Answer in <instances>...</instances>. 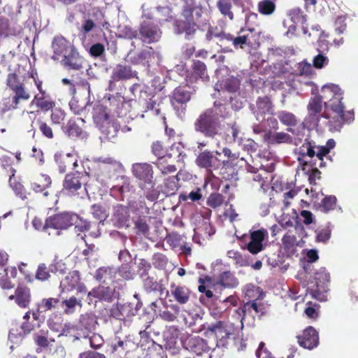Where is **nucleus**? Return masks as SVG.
Here are the masks:
<instances>
[{"mask_svg": "<svg viewBox=\"0 0 358 358\" xmlns=\"http://www.w3.org/2000/svg\"><path fill=\"white\" fill-rule=\"evenodd\" d=\"M99 128L109 140L115 138L118 131V125L117 123L111 122L109 120L107 121V123H104V125L100 126Z\"/></svg>", "mask_w": 358, "mask_h": 358, "instance_id": "obj_48", "label": "nucleus"}, {"mask_svg": "<svg viewBox=\"0 0 358 358\" xmlns=\"http://www.w3.org/2000/svg\"><path fill=\"white\" fill-rule=\"evenodd\" d=\"M275 8V4L271 0H262L258 3V10L263 15L272 14Z\"/></svg>", "mask_w": 358, "mask_h": 358, "instance_id": "obj_54", "label": "nucleus"}, {"mask_svg": "<svg viewBox=\"0 0 358 358\" xmlns=\"http://www.w3.org/2000/svg\"><path fill=\"white\" fill-rule=\"evenodd\" d=\"M130 208L127 206L117 204L113 207L111 222L114 227L128 229L131 227Z\"/></svg>", "mask_w": 358, "mask_h": 358, "instance_id": "obj_15", "label": "nucleus"}, {"mask_svg": "<svg viewBox=\"0 0 358 358\" xmlns=\"http://www.w3.org/2000/svg\"><path fill=\"white\" fill-rule=\"evenodd\" d=\"M217 120L226 119L230 116V113L227 106L219 101H215L213 106L206 109Z\"/></svg>", "mask_w": 358, "mask_h": 358, "instance_id": "obj_35", "label": "nucleus"}, {"mask_svg": "<svg viewBox=\"0 0 358 358\" xmlns=\"http://www.w3.org/2000/svg\"><path fill=\"white\" fill-rule=\"evenodd\" d=\"M336 197L333 195L325 196L321 202V207L324 213L334 209L336 204Z\"/></svg>", "mask_w": 358, "mask_h": 358, "instance_id": "obj_60", "label": "nucleus"}, {"mask_svg": "<svg viewBox=\"0 0 358 358\" xmlns=\"http://www.w3.org/2000/svg\"><path fill=\"white\" fill-rule=\"evenodd\" d=\"M17 106V105L15 104V102L10 96L4 97L0 101V116L2 117L6 112L16 108Z\"/></svg>", "mask_w": 358, "mask_h": 358, "instance_id": "obj_55", "label": "nucleus"}, {"mask_svg": "<svg viewBox=\"0 0 358 358\" xmlns=\"http://www.w3.org/2000/svg\"><path fill=\"white\" fill-rule=\"evenodd\" d=\"M297 338L299 345L304 348L312 350L319 344L318 333L311 326L307 327L303 334Z\"/></svg>", "mask_w": 358, "mask_h": 358, "instance_id": "obj_23", "label": "nucleus"}, {"mask_svg": "<svg viewBox=\"0 0 358 358\" xmlns=\"http://www.w3.org/2000/svg\"><path fill=\"white\" fill-rule=\"evenodd\" d=\"M129 62L134 65H142L149 68L151 64H159L161 60V55L151 47H146L136 52L134 56L131 53L128 55Z\"/></svg>", "mask_w": 358, "mask_h": 358, "instance_id": "obj_11", "label": "nucleus"}, {"mask_svg": "<svg viewBox=\"0 0 358 358\" xmlns=\"http://www.w3.org/2000/svg\"><path fill=\"white\" fill-rule=\"evenodd\" d=\"M250 108L259 122L265 120L266 115H271L273 112V106L269 97L259 96L256 101V103H251Z\"/></svg>", "mask_w": 358, "mask_h": 358, "instance_id": "obj_16", "label": "nucleus"}, {"mask_svg": "<svg viewBox=\"0 0 358 358\" xmlns=\"http://www.w3.org/2000/svg\"><path fill=\"white\" fill-rule=\"evenodd\" d=\"M90 213L93 217L99 221V224H103L104 221L108 216V212L106 208L99 203H95L91 206Z\"/></svg>", "mask_w": 358, "mask_h": 358, "instance_id": "obj_41", "label": "nucleus"}, {"mask_svg": "<svg viewBox=\"0 0 358 358\" xmlns=\"http://www.w3.org/2000/svg\"><path fill=\"white\" fill-rule=\"evenodd\" d=\"M128 347V340L121 339L119 337H115L112 341L111 348L112 352H122L127 350Z\"/></svg>", "mask_w": 358, "mask_h": 358, "instance_id": "obj_59", "label": "nucleus"}, {"mask_svg": "<svg viewBox=\"0 0 358 358\" xmlns=\"http://www.w3.org/2000/svg\"><path fill=\"white\" fill-rule=\"evenodd\" d=\"M318 52L313 59V66L316 69H322L327 66L329 63V59L320 49H317Z\"/></svg>", "mask_w": 358, "mask_h": 358, "instance_id": "obj_57", "label": "nucleus"}, {"mask_svg": "<svg viewBox=\"0 0 358 358\" xmlns=\"http://www.w3.org/2000/svg\"><path fill=\"white\" fill-rule=\"evenodd\" d=\"M322 92L326 95H330L332 97L324 102L326 109H330L334 113L331 116L329 113L325 112L324 115L321 114L322 109V98L320 96H315L312 98L308 105V115L306 117V122L309 126L316 127L318 126L321 117L328 119V123L331 130L340 131L343 124L350 123L354 120V113L352 110L345 111V106L341 102L343 99V91L336 85L328 84L322 88Z\"/></svg>", "mask_w": 358, "mask_h": 358, "instance_id": "obj_1", "label": "nucleus"}, {"mask_svg": "<svg viewBox=\"0 0 358 358\" xmlns=\"http://www.w3.org/2000/svg\"><path fill=\"white\" fill-rule=\"evenodd\" d=\"M209 330L214 332L217 338L220 341L229 338L235 334V329L233 324L225 323L221 321L211 326Z\"/></svg>", "mask_w": 358, "mask_h": 358, "instance_id": "obj_27", "label": "nucleus"}, {"mask_svg": "<svg viewBox=\"0 0 358 358\" xmlns=\"http://www.w3.org/2000/svg\"><path fill=\"white\" fill-rule=\"evenodd\" d=\"M329 273L327 272L325 268H320L315 273V279L317 288L310 291L313 298L320 301L323 300V293L326 292V283L329 281Z\"/></svg>", "mask_w": 358, "mask_h": 358, "instance_id": "obj_21", "label": "nucleus"}, {"mask_svg": "<svg viewBox=\"0 0 358 358\" xmlns=\"http://www.w3.org/2000/svg\"><path fill=\"white\" fill-rule=\"evenodd\" d=\"M171 292L175 300L180 304H185L189 299L190 291L185 286L172 285Z\"/></svg>", "mask_w": 358, "mask_h": 358, "instance_id": "obj_34", "label": "nucleus"}, {"mask_svg": "<svg viewBox=\"0 0 358 358\" xmlns=\"http://www.w3.org/2000/svg\"><path fill=\"white\" fill-rule=\"evenodd\" d=\"M315 148H316L315 143L310 142L306 139V142L299 148V154L303 158L305 157L312 158L316 156Z\"/></svg>", "mask_w": 358, "mask_h": 358, "instance_id": "obj_49", "label": "nucleus"}, {"mask_svg": "<svg viewBox=\"0 0 358 358\" xmlns=\"http://www.w3.org/2000/svg\"><path fill=\"white\" fill-rule=\"evenodd\" d=\"M80 282V275L78 271H73L65 277L61 282V287H69L73 289L78 285Z\"/></svg>", "mask_w": 358, "mask_h": 358, "instance_id": "obj_45", "label": "nucleus"}, {"mask_svg": "<svg viewBox=\"0 0 358 358\" xmlns=\"http://www.w3.org/2000/svg\"><path fill=\"white\" fill-rule=\"evenodd\" d=\"M73 48L74 46L63 36H57L54 37L52 42V49L54 53L52 59L53 60H59L60 57H63L68 52H70Z\"/></svg>", "mask_w": 358, "mask_h": 358, "instance_id": "obj_22", "label": "nucleus"}, {"mask_svg": "<svg viewBox=\"0 0 358 358\" xmlns=\"http://www.w3.org/2000/svg\"><path fill=\"white\" fill-rule=\"evenodd\" d=\"M15 301L22 308L27 307L30 301L29 289L24 287H18L15 291Z\"/></svg>", "mask_w": 358, "mask_h": 358, "instance_id": "obj_38", "label": "nucleus"}, {"mask_svg": "<svg viewBox=\"0 0 358 358\" xmlns=\"http://www.w3.org/2000/svg\"><path fill=\"white\" fill-rule=\"evenodd\" d=\"M62 129L66 136L73 139H84L87 136V133L72 120H70L63 127Z\"/></svg>", "mask_w": 358, "mask_h": 358, "instance_id": "obj_31", "label": "nucleus"}, {"mask_svg": "<svg viewBox=\"0 0 358 358\" xmlns=\"http://www.w3.org/2000/svg\"><path fill=\"white\" fill-rule=\"evenodd\" d=\"M62 306L65 307L64 310L66 314H71L74 312L75 308L77 305L81 306V302L76 297L72 296L69 299H65L62 301Z\"/></svg>", "mask_w": 358, "mask_h": 358, "instance_id": "obj_58", "label": "nucleus"}, {"mask_svg": "<svg viewBox=\"0 0 358 358\" xmlns=\"http://www.w3.org/2000/svg\"><path fill=\"white\" fill-rule=\"evenodd\" d=\"M207 36L210 40L213 39V38H217V43L225 52L232 51V50L227 45L229 43H231L236 49L238 48L244 49L247 46L244 36L243 35L234 37L231 34H226L223 31H210L208 33Z\"/></svg>", "mask_w": 358, "mask_h": 358, "instance_id": "obj_7", "label": "nucleus"}, {"mask_svg": "<svg viewBox=\"0 0 358 358\" xmlns=\"http://www.w3.org/2000/svg\"><path fill=\"white\" fill-rule=\"evenodd\" d=\"M162 31L153 21L143 20L138 29V38L144 43H152L159 41Z\"/></svg>", "mask_w": 358, "mask_h": 358, "instance_id": "obj_8", "label": "nucleus"}, {"mask_svg": "<svg viewBox=\"0 0 358 358\" xmlns=\"http://www.w3.org/2000/svg\"><path fill=\"white\" fill-rule=\"evenodd\" d=\"M194 129L205 137L213 139L221 134V122L206 109L195 120Z\"/></svg>", "mask_w": 358, "mask_h": 358, "instance_id": "obj_3", "label": "nucleus"}, {"mask_svg": "<svg viewBox=\"0 0 358 358\" xmlns=\"http://www.w3.org/2000/svg\"><path fill=\"white\" fill-rule=\"evenodd\" d=\"M218 155H220V152L218 151L205 150L199 152L195 163L199 167L206 169L208 171H212L219 169L221 164Z\"/></svg>", "mask_w": 358, "mask_h": 358, "instance_id": "obj_14", "label": "nucleus"}, {"mask_svg": "<svg viewBox=\"0 0 358 358\" xmlns=\"http://www.w3.org/2000/svg\"><path fill=\"white\" fill-rule=\"evenodd\" d=\"M132 212L138 215L137 217L133 219L134 227L133 230L136 236L148 238L150 235V227L147 222L146 216L138 214L141 210V213H149V208L145 206L144 202H140L136 206H131Z\"/></svg>", "mask_w": 358, "mask_h": 358, "instance_id": "obj_6", "label": "nucleus"}, {"mask_svg": "<svg viewBox=\"0 0 358 358\" xmlns=\"http://www.w3.org/2000/svg\"><path fill=\"white\" fill-rule=\"evenodd\" d=\"M191 92L185 87H176L171 96V104L177 115L182 118L186 111L187 103L191 99Z\"/></svg>", "mask_w": 358, "mask_h": 358, "instance_id": "obj_12", "label": "nucleus"}, {"mask_svg": "<svg viewBox=\"0 0 358 358\" xmlns=\"http://www.w3.org/2000/svg\"><path fill=\"white\" fill-rule=\"evenodd\" d=\"M115 274V268L103 266L96 270L94 278L99 282L107 285L113 280Z\"/></svg>", "mask_w": 358, "mask_h": 358, "instance_id": "obj_32", "label": "nucleus"}, {"mask_svg": "<svg viewBox=\"0 0 358 358\" xmlns=\"http://www.w3.org/2000/svg\"><path fill=\"white\" fill-rule=\"evenodd\" d=\"M245 43L248 47L257 48L259 46V35L254 29H248L246 34H243Z\"/></svg>", "mask_w": 358, "mask_h": 358, "instance_id": "obj_44", "label": "nucleus"}, {"mask_svg": "<svg viewBox=\"0 0 358 358\" xmlns=\"http://www.w3.org/2000/svg\"><path fill=\"white\" fill-rule=\"evenodd\" d=\"M130 91L136 97H138L139 103L145 111H152L154 115L159 113L157 99L155 95L149 92L148 86L136 83L130 87Z\"/></svg>", "mask_w": 358, "mask_h": 358, "instance_id": "obj_4", "label": "nucleus"}, {"mask_svg": "<svg viewBox=\"0 0 358 358\" xmlns=\"http://www.w3.org/2000/svg\"><path fill=\"white\" fill-rule=\"evenodd\" d=\"M199 22L193 20H177L174 22V31L177 34H184L186 40L194 38L198 28Z\"/></svg>", "mask_w": 358, "mask_h": 358, "instance_id": "obj_20", "label": "nucleus"}, {"mask_svg": "<svg viewBox=\"0 0 358 358\" xmlns=\"http://www.w3.org/2000/svg\"><path fill=\"white\" fill-rule=\"evenodd\" d=\"M143 288L147 294H157L159 299L164 294L166 287L162 283V281H158L154 276H148L141 280Z\"/></svg>", "mask_w": 358, "mask_h": 358, "instance_id": "obj_26", "label": "nucleus"}, {"mask_svg": "<svg viewBox=\"0 0 358 358\" xmlns=\"http://www.w3.org/2000/svg\"><path fill=\"white\" fill-rule=\"evenodd\" d=\"M78 217L77 215L69 212L55 214L46 219L43 229L45 230L49 227L61 230L66 229L76 222Z\"/></svg>", "mask_w": 358, "mask_h": 358, "instance_id": "obj_10", "label": "nucleus"}, {"mask_svg": "<svg viewBox=\"0 0 358 358\" xmlns=\"http://www.w3.org/2000/svg\"><path fill=\"white\" fill-rule=\"evenodd\" d=\"M268 237V232L264 229L250 231V234L242 237L246 248L251 254L256 255L263 250V241Z\"/></svg>", "mask_w": 358, "mask_h": 358, "instance_id": "obj_9", "label": "nucleus"}, {"mask_svg": "<svg viewBox=\"0 0 358 358\" xmlns=\"http://www.w3.org/2000/svg\"><path fill=\"white\" fill-rule=\"evenodd\" d=\"M224 201V196L220 193L211 194L207 200V204L213 208L220 206Z\"/></svg>", "mask_w": 358, "mask_h": 358, "instance_id": "obj_64", "label": "nucleus"}, {"mask_svg": "<svg viewBox=\"0 0 358 358\" xmlns=\"http://www.w3.org/2000/svg\"><path fill=\"white\" fill-rule=\"evenodd\" d=\"M165 193L168 195L173 194L178 189V181L176 177H169L164 183Z\"/></svg>", "mask_w": 358, "mask_h": 358, "instance_id": "obj_62", "label": "nucleus"}, {"mask_svg": "<svg viewBox=\"0 0 358 358\" xmlns=\"http://www.w3.org/2000/svg\"><path fill=\"white\" fill-rule=\"evenodd\" d=\"M98 322L96 317L92 313H85L80 315L79 321L75 326L76 331L73 341L81 338H88L96 329Z\"/></svg>", "mask_w": 358, "mask_h": 358, "instance_id": "obj_5", "label": "nucleus"}, {"mask_svg": "<svg viewBox=\"0 0 358 358\" xmlns=\"http://www.w3.org/2000/svg\"><path fill=\"white\" fill-rule=\"evenodd\" d=\"M93 120L94 123L99 127L101 125H104V123H107L108 121V113L106 111L105 106L97 104L93 108Z\"/></svg>", "mask_w": 358, "mask_h": 358, "instance_id": "obj_36", "label": "nucleus"}, {"mask_svg": "<svg viewBox=\"0 0 358 358\" xmlns=\"http://www.w3.org/2000/svg\"><path fill=\"white\" fill-rule=\"evenodd\" d=\"M170 310L168 308L160 310L159 317L164 321L173 322L180 312V308L177 305H171Z\"/></svg>", "mask_w": 358, "mask_h": 358, "instance_id": "obj_46", "label": "nucleus"}, {"mask_svg": "<svg viewBox=\"0 0 358 358\" xmlns=\"http://www.w3.org/2000/svg\"><path fill=\"white\" fill-rule=\"evenodd\" d=\"M116 273L126 280H131L135 277V273L132 269V264L131 262L122 263V264L117 268Z\"/></svg>", "mask_w": 358, "mask_h": 358, "instance_id": "obj_42", "label": "nucleus"}, {"mask_svg": "<svg viewBox=\"0 0 358 358\" xmlns=\"http://www.w3.org/2000/svg\"><path fill=\"white\" fill-rule=\"evenodd\" d=\"M15 93L13 96H11L15 104L18 105L20 101H27L30 98V95L28 92H27L22 85H20L13 90Z\"/></svg>", "mask_w": 358, "mask_h": 358, "instance_id": "obj_56", "label": "nucleus"}, {"mask_svg": "<svg viewBox=\"0 0 358 358\" xmlns=\"http://www.w3.org/2000/svg\"><path fill=\"white\" fill-rule=\"evenodd\" d=\"M217 6L222 15L227 16L230 20L234 19L233 13L231 11L232 6L231 0H218Z\"/></svg>", "mask_w": 358, "mask_h": 358, "instance_id": "obj_53", "label": "nucleus"}, {"mask_svg": "<svg viewBox=\"0 0 358 358\" xmlns=\"http://www.w3.org/2000/svg\"><path fill=\"white\" fill-rule=\"evenodd\" d=\"M217 285H220L224 288H235L238 285V280L231 272L224 271L220 274L215 286Z\"/></svg>", "mask_w": 358, "mask_h": 358, "instance_id": "obj_33", "label": "nucleus"}, {"mask_svg": "<svg viewBox=\"0 0 358 358\" xmlns=\"http://www.w3.org/2000/svg\"><path fill=\"white\" fill-rule=\"evenodd\" d=\"M284 249L287 251H293L296 244V238L294 235L285 234L282 238Z\"/></svg>", "mask_w": 358, "mask_h": 358, "instance_id": "obj_61", "label": "nucleus"}, {"mask_svg": "<svg viewBox=\"0 0 358 358\" xmlns=\"http://www.w3.org/2000/svg\"><path fill=\"white\" fill-rule=\"evenodd\" d=\"M143 303L141 301L134 302H127L120 306L121 314L124 319L130 317L138 314L139 310L142 308Z\"/></svg>", "mask_w": 358, "mask_h": 358, "instance_id": "obj_37", "label": "nucleus"}, {"mask_svg": "<svg viewBox=\"0 0 358 358\" xmlns=\"http://www.w3.org/2000/svg\"><path fill=\"white\" fill-rule=\"evenodd\" d=\"M152 264L155 268L163 269L168 264V259L162 253H155L152 257Z\"/></svg>", "mask_w": 358, "mask_h": 358, "instance_id": "obj_63", "label": "nucleus"}, {"mask_svg": "<svg viewBox=\"0 0 358 358\" xmlns=\"http://www.w3.org/2000/svg\"><path fill=\"white\" fill-rule=\"evenodd\" d=\"M276 116L282 124L289 127H294L298 123L296 117L289 111L280 110L276 113Z\"/></svg>", "mask_w": 358, "mask_h": 358, "instance_id": "obj_40", "label": "nucleus"}, {"mask_svg": "<svg viewBox=\"0 0 358 358\" xmlns=\"http://www.w3.org/2000/svg\"><path fill=\"white\" fill-rule=\"evenodd\" d=\"M155 181H152L151 184L140 183L139 185V187L143 191L144 196L150 201H154L158 199L160 194L159 191L155 188Z\"/></svg>", "mask_w": 358, "mask_h": 358, "instance_id": "obj_39", "label": "nucleus"}, {"mask_svg": "<svg viewBox=\"0 0 358 358\" xmlns=\"http://www.w3.org/2000/svg\"><path fill=\"white\" fill-rule=\"evenodd\" d=\"M191 68V73L187 75V78L190 82L198 79H201L202 81L208 80L209 76L208 75L207 68L203 62L200 60H193Z\"/></svg>", "mask_w": 358, "mask_h": 358, "instance_id": "obj_28", "label": "nucleus"}, {"mask_svg": "<svg viewBox=\"0 0 358 358\" xmlns=\"http://www.w3.org/2000/svg\"><path fill=\"white\" fill-rule=\"evenodd\" d=\"M134 176L142 181L141 183L151 184L153 180L152 166L148 163H136L132 165Z\"/></svg>", "mask_w": 358, "mask_h": 358, "instance_id": "obj_24", "label": "nucleus"}, {"mask_svg": "<svg viewBox=\"0 0 358 358\" xmlns=\"http://www.w3.org/2000/svg\"><path fill=\"white\" fill-rule=\"evenodd\" d=\"M203 8L196 0H182L181 15L185 20L199 22L202 16Z\"/></svg>", "mask_w": 358, "mask_h": 358, "instance_id": "obj_18", "label": "nucleus"}, {"mask_svg": "<svg viewBox=\"0 0 358 358\" xmlns=\"http://www.w3.org/2000/svg\"><path fill=\"white\" fill-rule=\"evenodd\" d=\"M152 269L151 264L145 259H139L137 264V274L143 280L150 276L149 272Z\"/></svg>", "mask_w": 358, "mask_h": 358, "instance_id": "obj_52", "label": "nucleus"}, {"mask_svg": "<svg viewBox=\"0 0 358 358\" xmlns=\"http://www.w3.org/2000/svg\"><path fill=\"white\" fill-rule=\"evenodd\" d=\"M13 173H15V170H13ZM14 176V173H13L12 176L10 177L9 182L12 189L14 191L15 195L19 196L21 199L24 200L27 199V195L29 194L24 188V185H22L19 182H12V178Z\"/></svg>", "mask_w": 358, "mask_h": 358, "instance_id": "obj_50", "label": "nucleus"}, {"mask_svg": "<svg viewBox=\"0 0 358 358\" xmlns=\"http://www.w3.org/2000/svg\"><path fill=\"white\" fill-rule=\"evenodd\" d=\"M137 76V72L133 71L130 66L117 64L112 71L108 88L112 90L115 83L119 81L129 80Z\"/></svg>", "mask_w": 358, "mask_h": 358, "instance_id": "obj_17", "label": "nucleus"}, {"mask_svg": "<svg viewBox=\"0 0 358 358\" xmlns=\"http://www.w3.org/2000/svg\"><path fill=\"white\" fill-rule=\"evenodd\" d=\"M55 160L58 165L60 173H64L67 166L72 164L74 167L78 166L76 156L71 153H56L55 155Z\"/></svg>", "mask_w": 358, "mask_h": 358, "instance_id": "obj_29", "label": "nucleus"}, {"mask_svg": "<svg viewBox=\"0 0 358 358\" xmlns=\"http://www.w3.org/2000/svg\"><path fill=\"white\" fill-rule=\"evenodd\" d=\"M90 105V100L87 102L80 101L76 97L73 96L69 102L71 110L76 115H82L87 110V106Z\"/></svg>", "mask_w": 358, "mask_h": 358, "instance_id": "obj_43", "label": "nucleus"}, {"mask_svg": "<svg viewBox=\"0 0 358 358\" xmlns=\"http://www.w3.org/2000/svg\"><path fill=\"white\" fill-rule=\"evenodd\" d=\"M122 286L115 285L110 287L104 285H100L94 287L88 293L87 296H91L99 299L101 301L111 303L120 296V289Z\"/></svg>", "mask_w": 358, "mask_h": 358, "instance_id": "obj_13", "label": "nucleus"}, {"mask_svg": "<svg viewBox=\"0 0 358 358\" xmlns=\"http://www.w3.org/2000/svg\"><path fill=\"white\" fill-rule=\"evenodd\" d=\"M62 58L61 64L67 69L78 71L83 67V59L79 55L75 47L73 48L70 52H68Z\"/></svg>", "mask_w": 358, "mask_h": 358, "instance_id": "obj_25", "label": "nucleus"}, {"mask_svg": "<svg viewBox=\"0 0 358 358\" xmlns=\"http://www.w3.org/2000/svg\"><path fill=\"white\" fill-rule=\"evenodd\" d=\"M31 104H35L37 107L44 110L52 109L55 105L54 101L47 98V96H40L39 94H36L34 96Z\"/></svg>", "mask_w": 358, "mask_h": 358, "instance_id": "obj_47", "label": "nucleus"}, {"mask_svg": "<svg viewBox=\"0 0 358 358\" xmlns=\"http://www.w3.org/2000/svg\"><path fill=\"white\" fill-rule=\"evenodd\" d=\"M264 140L268 144L293 143V138L287 133L268 131L264 134Z\"/></svg>", "mask_w": 358, "mask_h": 358, "instance_id": "obj_30", "label": "nucleus"}, {"mask_svg": "<svg viewBox=\"0 0 358 358\" xmlns=\"http://www.w3.org/2000/svg\"><path fill=\"white\" fill-rule=\"evenodd\" d=\"M89 175L87 172L76 171L66 175L63 181L62 192L70 196L87 194L85 187L88 182Z\"/></svg>", "mask_w": 358, "mask_h": 358, "instance_id": "obj_2", "label": "nucleus"}, {"mask_svg": "<svg viewBox=\"0 0 358 358\" xmlns=\"http://www.w3.org/2000/svg\"><path fill=\"white\" fill-rule=\"evenodd\" d=\"M182 343L185 349L201 355L208 350V345L204 339L199 336L184 334L182 337Z\"/></svg>", "mask_w": 358, "mask_h": 358, "instance_id": "obj_19", "label": "nucleus"}, {"mask_svg": "<svg viewBox=\"0 0 358 358\" xmlns=\"http://www.w3.org/2000/svg\"><path fill=\"white\" fill-rule=\"evenodd\" d=\"M288 15L292 23L295 24H305L307 21L306 15L303 13V11L299 8H294L290 10Z\"/></svg>", "mask_w": 358, "mask_h": 358, "instance_id": "obj_51", "label": "nucleus"}]
</instances>
